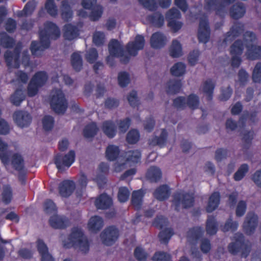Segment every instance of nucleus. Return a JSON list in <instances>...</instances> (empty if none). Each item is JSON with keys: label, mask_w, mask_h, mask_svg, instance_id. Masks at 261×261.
Here are the masks:
<instances>
[{"label": "nucleus", "mask_w": 261, "mask_h": 261, "mask_svg": "<svg viewBox=\"0 0 261 261\" xmlns=\"http://www.w3.org/2000/svg\"><path fill=\"white\" fill-rule=\"evenodd\" d=\"M11 164L15 170L20 173L24 169V160L21 155L18 153H14L12 155Z\"/></svg>", "instance_id": "26"}, {"label": "nucleus", "mask_w": 261, "mask_h": 261, "mask_svg": "<svg viewBox=\"0 0 261 261\" xmlns=\"http://www.w3.org/2000/svg\"><path fill=\"white\" fill-rule=\"evenodd\" d=\"M257 40L255 34L247 31L244 34V41L245 43L246 58L251 61L260 59L261 46L253 44Z\"/></svg>", "instance_id": "4"}, {"label": "nucleus", "mask_w": 261, "mask_h": 261, "mask_svg": "<svg viewBox=\"0 0 261 261\" xmlns=\"http://www.w3.org/2000/svg\"><path fill=\"white\" fill-rule=\"evenodd\" d=\"M2 196L3 201L6 204H8L11 202L12 199L13 192L10 185H5L3 186Z\"/></svg>", "instance_id": "47"}, {"label": "nucleus", "mask_w": 261, "mask_h": 261, "mask_svg": "<svg viewBox=\"0 0 261 261\" xmlns=\"http://www.w3.org/2000/svg\"><path fill=\"white\" fill-rule=\"evenodd\" d=\"M25 96L21 89H17L15 90L14 93L10 97V101L12 103L16 106H19L24 100Z\"/></svg>", "instance_id": "45"}, {"label": "nucleus", "mask_w": 261, "mask_h": 261, "mask_svg": "<svg viewBox=\"0 0 261 261\" xmlns=\"http://www.w3.org/2000/svg\"><path fill=\"white\" fill-rule=\"evenodd\" d=\"M153 261H172L171 255L164 251H156L152 257Z\"/></svg>", "instance_id": "53"}, {"label": "nucleus", "mask_w": 261, "mask_h": 261, "mask_svg": "<svg viewBox=\"0 0 261 261\" xmlns=\"http://www.w3.org/2000/svg\"><path fill=\"white\" fill-rule=\"evenodd\" d=\"M168 222V219L166 217L162 215L157 216L152 222V225L158 228L162 229L167 225Z\"/></svg>", "instance_id": "64"}, {"label": "nucleus", "mask_w": 261, "mask_h": 261, "mask_svg": "<svg viewBox=\"0 0 261 261\" xmlns=\"http://www.w3.org/2000/svg\"><path fill=\"white\" fill-rule=\"evenodd\" d=\"M91 11L88 17L90 20L96 21L98 20L103 12V8L102 6L100 5H96L92 9H89Z\"/></svg>", "instance_id": "42"}, {"label": "nucleus", "mask_w": 261, "mask_h": 261, "mask_svg": "<svg viewBox=\"0 0 261 261\" xmlns=\"http://www.w3.org/2000/svg\"><path fill=\"white\" fill-rule=\"evenodd\" d=\"M119 236L118 229L114 225L106 227L100 233L102 243L106 246H111L117 240Z\"/></svg>", "instance_id": "10"}, {"label": "nucleus", "mask_w": 261, "mask_h": 261, "mask_svg": "<svg viewBox=\"0 0 261 261\" xmlns=\"http://www.w3.org/2000/svg\"><path fill=\"white\" fill-rule=\"evenodd\" d=\"M124 156L127 162L137 164L140 161L141 153L138 149L130 150L125 152Z\"/></svg>", "instance_id": "38"}, {"label": "nucleus", "mask_w": 261, "mask_h": 261, "mask_svg": "<svg viewBox=\"0 0 261 261\" xmlns=\"http://www.w3.org/2000/svg\"><path fill=\"white\" fill-rule=\"evenodd\" d=\"M195 198L188 192L184 191H177L173 195V203L175 210L179 212L181 206L183 209H188L194 205Z\"/></svg>", "instance_id": "7"}, {"label": "nucleus", "mask_w": 261, "mask_h": 261, "mask_svg": "<svg viewBox=\"0 0 261 261\" xmlns=\"http://www.w3.org/2000/svg\"><path fill=\"white\" fill-rule=\"evenodd\" d=\"M220 194L218 192H215L211 194L206 207L207 212L211 213L218 207L220 204Z\"/></svg>", "instance_id": "27"}, {"label": "nucleus", "mask_w": 261, "mask_h": 261, "mask_svg": "<svg viewBox=\"0 0 261 261\" xmlns=\"http://www.w3.org/2000/svg\"><path fill=\"white\" fill-rule=\"evenodd\" d=\"M98 57V54L96 49L94 48H90L85 54V59L89 64L95 63Z\"/></svg>", "instance_id": "56"}, {"label": "nucleus", "mask_w": 261, "mask_h": 261, "mask_svg": "<svg viewBox=\"0 0 261 261\" xmlns=\"http://www.w3.org/2000/svg\"><path fill=\"white\" fill-rule=\"evenodd\" d=\"M205 229L207 234L213 236L218 230V223L214 216H208L206 221Z\"/></svg>", "instance_id": "30"}, {"label": "nucleus", "mask_w": 261, "mask_h": 261, "mask_svg": "<svg viewBox=\"0 0 261 261\" xmlns=\"http://www.w3.org/2000/svg\"><path fill=\"white\" fill-rule=\"evenodd\" d=\"M95 204L97 209L107 210L111 207L113 204V200L112 198L107 194L104 193L100 194L96 198L95 201Z\"/></svg>", "instance_id": "17"}, {"label": "nucleus", "mask_w": 261, "mask_h": 261, "mask_svg": "<svg viewBox=\"0 0 261 261\" xmlns=\"http://www.w3.org/2000/svg\"><path fill=\"white\" fill-rule=\"evenodd\" d=\"M168 133L166 129H162L159 136H154L150 141V144L153 146H159L160 147H164L166 144L168 138Z\"/></svg>", "instance_id": "28"}, {"label": "nucleus", "mask_w": 261, "mask_h": 261, "mask_svg": "<svg viewBox=\"0 0 261 261\" xmlns=\"http://www.w3.org/2000/svg\"><path fill=\"white\" fill-rule=\"evenodd\" d=\"M75 189V184L73 180L65 179L59 184V193L61 197L67 198L73 193Z\"/></svg>", "instance_id": "15"}, {"label": "nucleus", "mask_w": 261, "mask_h": 261, "mask_svg": "<svg viewBox=\"0 0 261 261\" xmlns=\"http://www.w3.org/2000/svg\"><path fill=\"white\" fill-rule=\"evenodd\" d=\"M120 154L118 146L114 145H109L106 148V156L108 160L114 161L117 159Z\"/></svg>", "instance_id": "37"}, {"label": "nucleus", "mask_w": 261, "mask_h": 261, "mask_svg": "<svg viewBox=\"0 0 261 261\" xmlns=\"http://www.w3.org/2000/svg\"><path fill=\"white\" fill-rule=\"evenodd\" d=\"M170 55L173 58H178L182 55V46L177 40H173L169 48Z\"/></svg>", "instance_id": "41"}, {"label": "nucleus", "mask_w": 261, "mask_h": 261, "mask_svg": "<svg viewBox=\"0 0 261 261\" xmlns=\"http://www.w3.org/2000/svg\"><path fill=\"white\" fill-rule=\"evenodd\" d=\"M44 211L45 213L50 214L56 213L57 207L55 202L51 199H46L43 203Z\"/></svg>", "instance_id": "57"}, {"label": "nucleus", "mask_w": 261, "mask_h": 261, "mask_svg": "<svg viewBox=\"0 0 261 261\" xmlns=\"http://www.w3.org/2000/svg\"><path fill=\"white\" fill-rule=\"evenodd\" d=\"M61 35L58 26L54 22L47 21L44 23V28L39 32V40L44 48H49L50 40H57Z\"/></svg>", "instance_id": "3"}, {"label": "nucleus", "mask_w": 261, "mask_h": 261, "mask_svg": "<svg viewBox=\"0 0 261 261\" xmlns=\"http://www.w3.org/2000/svg\"><path fill=\"white\" fill-rule=\"evenodd\" d=\"M181 14L180 11L175 8H172L169 10L166 14V19L167 21L177 20L180 19Z\"/></svg>", "instance_id": "62"}, {"label": "nucleus", "mask_w": 261, "mask_h": 261, "mask_svg": "<svg viewBox=\"0 0 261 261\" xmlns=\"http://www.w3.org/2000/svg\"><path fill=\"white\" fill-rule=\"evenodd\" d=\"M36 4L33 1L28 2L24 6L23 9L21 11H19L17 13L18 17H27L31 16L34 12L36 8Z\"/></svg>", "instance_id": "43"}, {"label": "nucleus", "mask_w": 261, "mask_h": 261, "mask_svg": "<svg viewBox=\"0 0 261 261\" xmlns=\"http://www.w3.org/2000/svg\"><path fill=\"white\" fill-rule=\"evenodd\" d=\"M8 148V144L4 142L0 138V159L5 165L8 164L10 161L9 155L7 153Z\"/></svg>", "instance_id": "44"}, {"label": "nucleus", "mask_w": 261, "mask_h": 261, "mask_svg": "<svg viewBox=\"0 0 261 261\" xmlns=\"http://www.w3.org/2000/svg\"><path fill=\"white\" fill-rule=\"evenodd\" d=\"M199 104V99L195 94H191L187 99V105L192 110L197 109Z\"/></svg>", "instance_id": "55"}, {"label": "nucleus", "mask_w": 261, "mask_h": 261, "mask_svg": "<svg viewBox=\"0 0 261 261\" xmlns=\"http://www.w3.org/2000/svg\"><path fill=\"white\" fill-rule=\"evenodd\" d=\"M138 2L143 7L150 11H155L158 8L155 0H138Z\"/></svg>", "instance_id": "63"}, {"label": "nucleus", "mask_w": 261, "mask_h": 261, "mask_svg": "<svg viewBox=\"0 0 261 261\" xmlns=\"http://www.w3.org/2000/svg\"><path fill=\"white\" fill-rule=\"evenodd\" d=\"M215 88V84L211 79H208L203 83L202 89L203 92L206 96L207 101H211L212 100Z\"/></svg>", "instance_id": "29"}, {"label": "nucleus", "mask_w": 261, "mask_h": 261, "mask_svg": "<svg viewBox=\"0 0 261 261\" xmlns=\"http://www.w3.org/2000/svg\"><path fill=\"white\" fill-rule=\"evenodd\" d=\"M258 225V216L254 213L247 215L243 224V229L247 235L253 234Z\"/></svg>", "instance_id": "13"}, {"label": "nucleus", "mask_w": 261, "mask_h": 261, "mask_svg": "<svg viewBox=\"0 0 261 261\" xmlns=\"http://www.w3.org/2000/svg\"><path fill=\"white\" fill-rule=\"evenodd\" d=\"M170 194L171 189L169 186L166 184L158 187L153 193L154 197L160 201L168 199Z\"/></svg>", "instance_id": "18"}, {"label": "nucleus", "mask_w": 261, "mask_h": 261, "mask_svg": "<svg viewBox=\"0 0 261 261\" xmlns=\"http://www.w3.org/2000/svg\"><path fill=\"white\" fill-rule=\"evenodd\" d=\"M118 81L121 87H126L130 82L129 74L126 71L119 72L118 75Z\"/></svg>", "instance_id": "58"}, {"label": "nucleus", "mask_w": 261, "mask_h": 261, "mask_svg": "<svg viewBox=\"0 0 261 261\" xmlns=\"http://www.w3.org/2000/svg\"><path fill=\"white\" fill-rule=\"evenodd\" d=\"M63 30V36L66 40H72L79 35L78 28L71 23L65 24Z\"/></svg>", "instance_id": "25"}, {"label": "nucleus", "mask_w": 261, "mask_h": 261, "mask_svg": "<svg viewBox=\"0 0 261 261\" xmlns=\"http://www.w3.org/2000/svg\"><path fill=\"white\" fill-rule=\"evenodd\" d=\"M48 79L47 73L44 71L36 72L31 78L28 86V95L30 97L35 96L40 88L44 86Z\"/></svg>", "instance_id": "5"}, {"label": "nucleus", "mask_w": 261, "mask_h": 261, "mask_svg": "<svg viewBox=\"0 0 261 261\" xmlns=\"http://www.w3.org/2000/svg\"><path fill=\"white\" fill-rule=\"evenodd\" d=\"M15 44V39L5 32L0 33V45L5 48H12Z\"/></svg>", "instance_id": "35"}, {"label": "nucleus", "mask_w": 261, "mask_h": 261, "mask_svg": "<svg viewBox=\"0 0 261 261\" xmlns=\"http://www.w3.org/2000/svg\"><path fill=\"white\" fill-rule=\"evenodd\" d=\"M253 136V131H247L244 133L242 138L243 142V148L244 149L247 150L251 146Z\"/></svg>", "instance_id": "54"}, {"label": "nucleus", "mask_w": 261, "mask_h": 261, "mask_svg": "<svg viewBox=\"0 0 261 261\" xmlns=\"http://www.w3.org/2000/svg\"><path fill=\"white\" fill-rule=\"evenodd\" d=\"M244 30V26L241 23H237L232 26L230 31L227 33V36H232L233 38L239 36Z\"/></svg>", "instance_id": "50"}, {"label": "nucleus", "mask_w": 261, "mask_h": 261, "mask_svg": "<svg viewBox=\"0 0 261 261\" xmlns=\"http://www.w3.org/2000/svg\"><path fill=\"white\" fill-rule=\"evenodd\" d=\"M54 118L50 115H45L42 119L43 129L46 131L51 130L54 125Z\"/></svg>", "instance_id": "60"}, {"label": "nucleus", "mask_w": 261, "mask_h": 261, "mask_svg": "<svg viewBox=\"0 0 261 261\" xmlns=\"http://www.w3.org/2000/svg\"><path fill=\"white\" fill-rule=\"evenodd\" d=\"M145 39L141 35H137L133 41L129 42L126 45V49L128 56L125 55L123 47L116 39H112L108 45L110 54L113 57H120L124 64H127L130 56H136L138 51L143 49L145 45Z\"/></svg>", "instance_id": "1"}, {"label": "nucleus", "mask_w": 261, "mask_h": 261, "mask_svg": "<svg viewBox=\"0 0 261 261\" xmlns=\"http://www.w3.org/2000/svg\"><path fill=\"white\" fill-rule=\"evenodd\" d=\"M244 50V44L242 40L238 39L230 46V54L242 55Z\"/></svg>", "instance_id": "49"}, {"label": "nucleus", "mask_w": 261, "mask_h": 261, "mask_svg": "<svg viewBox=\"0 0 261 261\" xmlns=\"http://www.w3.org/2000/svg\"><path fill=\"white\" fill-rule=\"evenodd\" d=\"M204 230L201 226H194L190 228L187 232V237L194 241H197L203 236Z\"/></svg>", "instance_id": "36"}, {"label": "nucleus", "mask_w": 261, "mask_h": 261, "mask_svg": "<svg viewBox=\"0 0 261 261\" xmlns=\"http://www.w3.org/2000/svg\"><path fill=\"white\" fill-rule=\"evenodd\" d=\"M61 5V17L65 21H68L72 17V11L71 9L70 5L69 4L68 2L67 1H62Z\"/></svg>", "instance_id": "40"}, {"label": "nucleus", "mask_w": 261, "mask_h": 261, "mask_svg": "<svg viewBox=\"0 0 261 261\" xmlns=\"http://www.w3.org/2000/svg\"><path fill=\"white\" fill-rule=\"evenodd\" d=\"M248 171L249 166L247 164L241 165L233 175L234 180L236 181L242 180Z\"/></svg>", "instance_id": "51"}, {"label": "nucleus", "mask_w": 261, "mask_h": 261, "mask_svg": "<svg viewBox=\"0 0 261 261\" xmlns=\"http://www.w3.org/2000/svg\"><path fill=\"white\" fill-rule=\"evenodd\" d=\"M98 128L96 123L92 122L87 124L83 129V136L86 138H91L94 137L97 133Z\"/></svg>", "instance_id": "39"}, {"label": "nucleus", "mask_w": 261, "mask_h": 261, "mask_svg": "<svg viewBox=\"0 0 261 261\" xmlns=\"http://www.w3.org/2000/svg\"><path fill=\"white\" fill-rule=\"evenodd\" d=\"M238 227V223L237 221H233L231 218H229L225 222L221 229L223 232H227L229 230L236 231Z\"/></svg>", "instance_id": "61"}, {"label": "nucleus", "mask_w": 261, "mask_h": 261, "mask_svg": "<svg viewBox=\"0 0 261 261\" xmlns=\"http://www.w3.org/2000/svg\"><path fill=\"white\" fill-rule=\"evenodd\" d=\"M210 32L208 19L206 18H201L199 20L197 34L199 42L204 44L206 43L210 39Z\"/></svg>", "instance_id": "11"}, {"label": "nucleus", "mask_w": 261, "mask_h": 261, "mask_svg": "<svg viewBox=\"0 0 261 261\" xmlns=\"http://www.w3.org/2000/svg\"><path fill=\"white\" fill-rule=\"evenodd\" d=\"M166 43V37L162 33L157 32L152 34L150 38V45L155 49L163 47Z\"/></svg>", "instance_id": "19"}, {"label": "nucleus", "mask_w": 261, "mask_h": 261, "mask_svg": "<svg viewBox=\"0 0 261 261\" xmlns=\"http://www.w3.org/2000/svg\"><path fill=\"white\" fill-rule=\"evenodd\" d=\"M45 8L48 14L56 17L58 15V9L54 0H46Z\"/></svg>", "instance_id": "52"}, {"label": "nucleus", "mask_w": 261, "mask_h": 261, "mask_svg": "<svg viewBox=\"0 0 261 261\" xmlns=\"http://www.w3.org/2000/svg\"><path fill=\"white\" fill-rule=\"evenodd\" d=\"M103 133L110 139L115 137L117 134V128L115 122L111 120L104 121L101 125Z\"/></svg>", "instance_id": "20"}, {"label": "nucleus", "mask_w": 261, "mask_h": 261, "mask_svg": "<svg viewBox=\"0 0 261 261\" xmlns=\"http://www.w3.org/2000/svg\"><path fill=\"white\" fill-rule=\"evenodd\" d=\"M173 234L174 232L172 228H166L160 232L158 237L161 243L167 244Z\"/></svg>", "instance_id": "46"}, {"label": "nucleus", "mask_w": 261, "mask_h": 261, "mask_svg": "<svg viewBox=\"0 0 261 261\" xmlns=\"http://www.w3.org/2000/svg\"><path fill=\"white\" fill-rule=\"evenodd\" d=\"M75 159V153L73 150H70L67 154H57L54 158V163L60 171H63L65 168H69L74 163Z\"/></svg>", "instance_id": "9"}, {"label": "nucleus", "mask_w": 261, "mask_h": 261, "mask_svg": "<svg viewBox=\"0 0 261 261\" xmlns=\"http://www.w3.org/2000/svg\"><path fill=\"white\" fill-rule=\"evenodd\" d=\"M13 119L15 123L21 128L28 127L32 122V116L27 112L18 110L13 114Z\"/></svg>", "instance_id": "12"}, {"label": "nucleus", "mask_w": 261, "mask_h": 261, "mask_svg": "<svg viewBox=\"0 0 261 261\" xmlns=\"http://www.w3.org/2000/svg\"><path fill=\"white\" fill-rule=\"evenodd\" d=\"M50 105L51 109L58 114H63L68 108V102L60 89H56L51 96Z\"/></svg>", "instance_id": "8"}, {"label": "nucleus", "mask_w": 261, "mask_h": 261, "mask_svg": "<svg viewBox=\"0 0 261 261\" xmlns=\"http://www.w3.org/2000/svg\"><path fill=\"white\" fill-rule=\"evenodd\" d=\"M20 55V50L19 49L15 48L13 51L7 50L4 54V58L7 63V65H12L13 61L15 62L14 65H19V58Z\"/></svg>", "instance_id": "22"}, {"label": "nucleus", "mask_w": 261, "mask_h": 261, "mask_svg": "<svg viewBox=\"0 0 261 261\" xmlns=\"http://www.w3.org/2000/svg\"><path fill=\"white\" fill-rule=\"evenodd\" d=\"M69 223V220L64 216L55 215L49 219V225L55 229H65L68 226Z\"/></svg>", "instance_id": "16"}, {"label": "nucleus", "mask_w": 261, "mask_h": 261, "mask_svg": "<svg viewBox=\"0 0 261 261\" xmlns=\"http://www.w3.org/2000/svg\"><path fill=\"white\" fill-rule=\"evenodd\" d=\"M103 225V220L101 217L98 216L92 217L88 222L89 229L94 232L99 231Z\"/></svg>", "instance_id": "31"}, {"label": "nucleus", "mask_w": 261, "mask_h": 261, "mask_svg": "<svg viewBox=\"0 0 261 261\" xmlns=\"http://www.w3.org/2000/svg\"><path fill=\"white\" fill-rule=\"evenodd\" d=\"M64 247L66 248H74L84 253L89 250L90 244L87 238L84 236L82 230L77 227L73 228L68 237L67 241H64Z\"/></svg>", "instance_id": "2"}, {"label": "nucleus", "mask_w": 261, "mask_h": 261, "mask_svg": "<svg viewBox=\"0 0 261 261\" xmlns=\"http://www.w3.org/2000/svg\"><path fill=\"white\" fill-rule=\"evenodd\" d=\"M146 19L153 26L158 28L162 27L164 22V16L159 12L148 15Z\"/></svg>", "instance_id": "33"}, {"label": "nucleus", "mask_w": 261, "mask_h": 261, "mask_svg": "<svg viewBox=\"0 0 261 261\" xmlns=\"http://www.w3.org/2000/svg\"><path fill=\"white\" fill-rule=\"evenodd\" d=\"M130 192L125 187L119 188L118 192V199L120 202H125L128 199Z\"/></svg>", "instance_id": "59"}, {"label": "nucleus", "mask_w": 261, "mask_h": 261, "mask_svg": "<svg viewBox=\"0 0 261 261\" xmlns=\"http://www.w3.org/2000/svg\"><path fill=\"white\" fill-rule=\"evenodd\" d=\"M234 242L228 245V250L232 255H237L241 252V256L247 257L250 252V247L245 241V238L242 233H237L234 237Z\"/></svg>", "instance_id": "6"}, {"label": "nucleus", "mask_w": 261, "mask_h": 261, "mask_svg": "<svg viewBox=\"0 0 261 261\" xmlns=\"http://www.w3.org/2000/svg\"><path fill=\"white\" fill-rule=\"evenodd\" d=\"M167 93L168 94H175L179 93L182 87L181 80H170L167 83Z\"/></svg>", "instance_id": "34"}, {"label": "nucleus", "mask_w": 261, "mask_h": 261, "mask_svg": "<svg viewBox=\"0 0 261 261\" xmlns=\"http://www.w3.org/2000/svg\"><path fill=\"white\" fill-rule=\"evenodd\" d=\"M162 173L161 169L156 166H150L146 173V178L150 182H157L162 178Z\"/></svg>", "instance_id": "23"}, {"label": "nucleus", "mask_w": 261, "mask_h": 261, "mask_svg": "<svg viewBox=\"0 0 261 261\" xmlns=\"http://www.w3.org/2000/svg\"><path fill=\"white\" fill-rule=\"evenodd\" d=\"M144 196V193L142 190L133 191L131 203L136 210H139L141 208Z\"/></svg>", "instance_id": "32"}, {"label": "nucleus", "mask_w": 261, "mask_h": 261, "mask_svg": "<svg viewBox=\"0 0 261 261\" xmlns=\"http://www.w3.org/2000/svg\"><path fill=\"white\" fill-rule=\"evenodd\" d=\"M140 138L139 132L136 129H132L126 135V141L129 144H135L139 141Z\"/></svg>", "instance_id": "48"}, {"label": "nucleus", "mask_w": 261, "mask_h": 261, "mask_svg": "<svg viewBox=\"0 0 261 261\" xmlns=\"http://www.w3.org/2000/svg\"><path fill=\"white\" fill-rule=\"evenodd\" d=\"M204 9L208 12L215 11L216 15L222 16L225 6L220 0H204Z\"/></svg>", "instance_id": "14"}, {"label": "nucleus", "mask_w": 261, "mask_h": 261, "mask_svg": "<svg viewBox=\"0 0 261 261\" xmlns=\"http://www.w3.org/2000/svg\"><path fill=\"white\" fill-rule=\"evenodd\" d=\"M246 13V8L241 3L232 5L229 9L230 17L233 19H239L244 16Z\"/></svg>", "instance_id": "24"}, {"label": "nucleus", "mask_w": 261, "mask_h": 261, "mask_svg": "<svg viewBox=\"0 0 261 261\" xmlns=\"http://www.w3.org/2000/svg\"><path fill=\"white\" fill-rule=\"evenodd\" d=\"M37 250L41 256V261H55L54 258L48 252V247L42 240L37 241Z\"/></svg>", "instance_id": "21"}]
</instances>
